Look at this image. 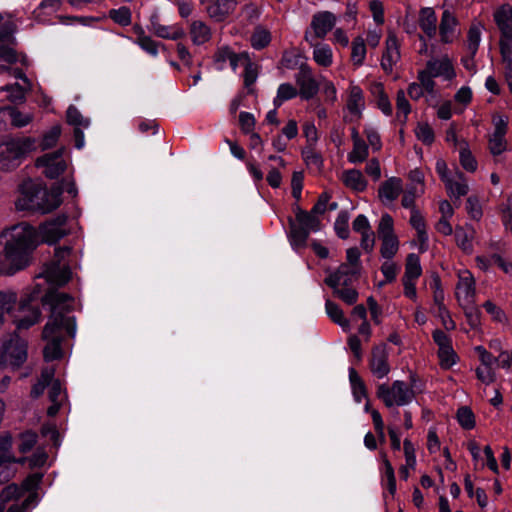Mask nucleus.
<instances>
[{
    "mask_svg": "<svg viewBox=\"0 0 512 512\" xmlns=\"http://www.w3.org/2000/svg\"><path fill=\"white\" fill-rule=\"evenodd\" d=\"M367 49L365 39L362 36H357L351 43V61L354 66L361 67L366 59Z\"/></svg>",
    "mask_w": 512,
    "mask_h": 512,
    "instance_id": "nucleus-38",
    "label": "nucleus"
},
{
    "mask_svg": "<svg viewBox=\"0 0 512 512\" xmlns=\"http://www.w3.org/2000/svg\"><path fill=\"white\" fill-rule=\"evenodd\" d=\"M71 253V248L68 246L59 247L55 249V264H57V270L50 268L46 271V278L48 281L56 284L63 285L70 278V268L66 264H62V261Z\"/></svg>",
    "mask_w": 512,
    "mask_h": 512,
    "instance_id": "nucleus-11",
    "label": "nucleus"
},
{
    "mask_svg": "<svg viewBox=\"0 0 512 512\" xmlns=\"http://www.w3.org/2000/svg\"><path fill=\"white\" fill-rule=\"evenodd\" d=\"M238 0H213L207 7L208 16L216 22L224 21L235 9Z\"/></svg>",
    "mask_w": 512,
    "mask_h": 512,
    "instance_id": "nucleus-24",
    "label": "nucleus"
},
{
    "mask_svg": "<svg viewBox=\"0 0 512 512\" xmlns=\"http://www.w3.org/2000/svg\"><path fill=\"white\" fill-rule=\"evenodd\" d=\"M16 30V25L12 21V15L10 13H0V41L7 39Z\"/></svg>",
    "mask_w": 512,
    "mask_h": 512,
    "instance_id": "nucleus-61",
    "label": "nucleus"
},
{
    "mask_svg": "<svg viewBox=\"0 0 512 512\" xmlns=\"http://www.w3.org/2000/svg\"><path fill=\"white\" fill-rule=\"evenodd\" d=\"M494 21L501 32L500 51L503 60L512 62V6L503 5L494 12Z\"/></svg>",
    "mask_w": 512,
    "mask_h": 512,
    "instance_id": "nucleus-6",
    "label": "nucleus"
},
{
    "mask_svg": "<svg viewBox=\"0 0 512 512\" xmlns=\"http://www.w3.org/2000/svg\"><path fill=\"white\" fill-rule=\"evenodd\" d=\"M35 140L30 137L12 139L0 144V165L5 170L17 167L34 149Z\"/></svg>",
    "mask_w": 512,
    "mask_h": 512,
    "instance_id": "nucleus-5",
    "label": "nucleus"
},
{
    "mask_svg": "<svg viewBox=\"0 0 512 512\" xmlns=\"http://www.w3.org/2000/svg\"><path fill=\"white\" fill-rule=\"evenodd\" d=\"M482 25L479 23L471 25L467 35V49L473 58L479 48L481 42Z\"/></svg>",
    "mask_w": 512,
    "mask_h": 512,
    "instance_id": "nucleus-46",
    "label": "nucleus"
},
{
    "mask_svg": "<svg viewBox=\"0 0 512 512\" xmlns=\"http://www.w3.org/2000/svg\"><path fill=\"white\" fill-rule=\"evenodd\" d=\"M376 395L387 408L407 406L415 399L412 386L401 380L379 384Z\"/></svg>",
    "mask_w": 512,
    "mask_h": 512,
    "instance_id": "nucleus-4",
    "label": "nucleus"
},
{
    "mask_svg": "<svg viewBox=\"0 0 512 512\" xmlns=\"http://www.w3.org/2000/svg\"><path fill=\"white\" fill-rule=\"evenodd\" d=\"M149 31L155 36L168 39L179 40L185 36V30L179 24L164 25L159 22L158 16L154 15L150 18Z\"/></svg>",
    "mask_w": 512,
    "mask_h": 512,
    "instance_id": "nucleus-19",
    "label": "nucleus"
},
{
    "mask_svg": "<svg viewBox=\"0 0 512 512\" xmlns=\"http://www.w3.org/2000/svg\"><path fill=\"white\" fill-rule=\"evenodd\" d=\"M296 224L309 233L318 232L321 228V222L315 213L298 210L295 216Z\"/></svg>",
    "mask_w": 512,
    "mask_h": 512,
    "instance_id": "nucleus-35",
    "label": "nucleus"
},
{
    "mask_svg": "<svg viewBox=\"0 0 512 512\" xmlns=\"http://www.w3.org/2000/svg\"><path fill=\"white\" fill-rule=\"evenodd\" d=\"M459 21L455 14L446 9L439 23L440 41L444 44L453 43L460 36Z\"/></svg>",
    "mask_w": 512,
    "mask_h": 512,
    "instance_id": "nucleus-15",
    "label": "nucleus"
},
{
    "mask_svg": "<svg viewBox=\"0 0 512 512\" xmlns=\"http://www.w3.org/2000/svg\"><path fill=\"white\" fill-rule=\"evenodd\" d=\"M457 420L464 429H472L475 426V417L468 407H461L457 411Z\"/></svg>",
    "mask_w": 512,
    "mask_h": 512,
    "instance_id": "nucleus-62",
    "label": "nucleus"
},
{
    "mask_svg": "<svg viewBox=\"0 0 512 512\" xmlns=\"http://www.w3.org/2000/svg\"><path fill=\"white\" fill-rule=\"evenodd\" d=\"M400 59L399 39L394 31H389L385 40V49L381 57V67L386 73H391Z\"/></svg>",
    "mask_w": 512,
    "mask_h": 512,
    "instance_id": "nucleus-12",
    "label": "nucleus"
},
{
    "mask_svg": "<svg viewBox=\"0 0 512 512\" xmlns=\"http://www.w3.org/2000/svg\"><path fill=\"white\" fill-rule=\"evenodd\" d=\"M444 185L450 197L460 198L469 191V186L463 173L458 170Z\"/></svg>",
    "mask_w": 512,
    "mask_h": 512,
    "instance_id": "nucleus-31",
    "label": "nucleus"
},
{
    "mask_svg": "<svg viewBox=\"0 0 512 512\" xmlns=\"http://www.w3.org/2000/svg\"><path fill=\"white\" fill-rule=\"evenodd\" d=\"M369 366L372 374L378 379H383L390 373L386 345L382 344L373 348Z\"/></svg>",
    "mask_w": 512,
    "mask_h": 512,
    "instance_id": "nucleus-16",
    "label": "nucleus"
},
{
    "mask_svg": "<svg viewBox=\"0 0 512 512\" xmlns=\"http://www.w3.org/2000/svg\"><path fill=\"white\" fill-rule=\"evenodd\" d=\"M403 450L405 455V464L400 468V475L407 479L409 477V471L414 470L416 467V450L409 439L404 440Z\"/></svg>",
    "mask_w": 512,
    "mask_h": 512,
    "instance_id": "nucleus-37",
    "label": "nucleus"
},
{
    "mask_svg": "<svg viewBox=\"0 0 512 512\" xmlns=\"http://www.w3.org/2000/svg\"><path fill=\"white\" fill-rule=\"evenodd\" d=\"M465 317L471 329H478L481 324L480 311L474 304H462Z\"/></svg>",
    "mask_w": 512,
    "mask_h": 512,
    "instance_id": "nucleus-59",
    "label": "nucleus"
},
{
    "mask_svg": "<svg viewBox=\"0 0 512 512\" xmlns=\"http://www.w3.org/2000/svg\"><path fill=\"white\" fill-rule=\"evenodd\" d=\"M10 125L14 128H23L28 126L34 119L33 113H24L17 108L9 106Z\"/></svg>",
    "mask_w": 512,
    "mask_h": 512,
    "instance_id": "nucleus-48",
    "label": "nucleus"
},
{
    "mask_svg": "<svg viewBox=\"0 0 512 512\" xmlns=\"http://www.w3.org/2000/svg\"><path fill=\"white\" fill-rule=\"evenodd\" d=\"M415 134L417 139L425 145H431L434 142V131L428 123H418L415 128Z\"/></svg>",
    "mask_w": 512,
    "mask_h": 512,
    "instance_id": "nucleus-58",
    "label": "nucleus"
},
{
    "mask_svg": "<svg viewBox=\"0 0 512 512\" xmlns=\"http://www.w3.org/2000/svg\"><path fill=\"white\" fill-rule=\"evenodd\" d=\"M440 365L444 369H450L458 361V356L452 346L438 350Z\"/></svg>",
    "mask_w": 512,
    "mask_h": 512,
    "instance_id": "nucleus-57",
    "label": "nucleus"
},
{
    "mask_svg": "<svg viewBox=\"0 0 512 512\" xmlns=\"http://www.w3.org/2000/svg\"><path fill=\"white\" fill-rule=\"evenodd\" d=\"M438 18L432 7H423L419 11L418 24L428 38H433L437 32Z\"/></svg>",
    "mask_w": 512,
    "mask_h": 512,
    "instance_id": "nucleus-27",
    "label": "nucleus"
},
{
    "mask_svg": "<svg viewBox=\"0 0 512 512\" xmlns=\"http://www.w3.org/2000/svg\"><path fill=\"white\" fill-rule=\"evenodd\" d=\"M271 41L270 32L262 26H257L251 35V45L254 49L265 48Z\"/></svg>",
    "mask_w": 512,
    "mask_h": 512,
    "instance_id": "nucleus-50",
    "label": "nucleus"
},
{
    "mask_svg": "<svg viewBox=\"0 0 512 512\" xmlns=\"http://www.w3.org/2000/svg\"><path fill=\"white\" fill-rule=\"evenodd\" d=\"M309 235L310 233L307 230L303 229L296 223H292L290 233L288 235L292 248L296 251L304 248L306 246Z\"/></svg>",
    "mask_w": 512,
    "mask_h": 512,
    "instance_id": "nucleus-39",
    "label": "nucleus"
},
{
    "mask_svg": "<svg viewBox=\"0 0 512 512\" xmlns=\"http://www.w3.org/2000/svg\"><path fill=\"white\" fill-rule=\"evenodd\" d=\"M36 166L43 168L46 177L55 179L66 170L67 164L63 158V151L59 150L39 157Z\"/></svg>",
    "mask_w": 512,
    "mask_h": 512,
    "instance_id": "nucleus-10",
    "label": "nucleus"
},
{
    "mask_svg": "<svg viewBox=\"0 0 512 512\" xmlns=\"http://www.w3.org/2000/svg\"><path fill=\"white\" fill-rule=\"evenodd\" d=\"M109 17L117 24L121 26H128L132 21V13L130 8L122 6L118 9H111L109 11Z\"/></svg>",
    "mask_w": 512,
    "mask_h": 512,
    "instance_id": "nucleus-54",
    "label": "nucleus"
},
{
    "mask_svg": "<svg viewBox=\"0 0 512 512\" xmlns=\"http://www.w3.org/2000/svg\"><path fill=\"white\" fill-rule=\"evenodd\" d=\"M17 463L11 455H0V480H10L15 477Z\"/></svg>",
    "mask_w": 512,
    "mask_h": 512,
    "instance_id": "nucleus-49",
    "label": "nucleus"
},
{
    "mask_svg": "<svg viewBox=\"0 0 512 512\" xmlns=\"http://www.w3.org/2000/svg\"><path fill=\"white\" fill-rule=\"evenodd\" d=\"M336 17L329 11L317 13L313 16L311 27L317 38H324L327 33L334 27Z\"/></svg>",
    "mask_w": 512,
    "mask_h": 512,
    "instance_id": "nucleus-26",
    "label": "nucleus"
},
{
    "mask_svg": "<svg viewBox=\"0 0 512 512\" xmlns=\"http://www.w3.org/2000/svg\"><path fill=\"white\" fill-rule=\"evenodd\" d=\"M349 380L354 400L361 403L367 398V391L364 382L354 368L349 369Z\"/></svg>",
    "mask_w": 512,
    "mask_h": 512,
    "instance_id": "nucleus-40",
    "label": "nucleus"
},
{
    "mask_svg": "<svg viewBox=\"0 0 512 512\" xmlns=\"http://www.w3.org/2000/svg\"><path fill=\"white\" fill-rule=\"evenodd\" d=\"M48 388V397L51 405L48 407L47 414L49 416H55L67 401V394L66 391L62 389L61 382L54 377Z\"/></svg>",
    "mask_w": 512,
    "mask_h": 512,
    "instance_id": "nucleus-23",
    "label": "nucleus"
},
{
    "mask_svg": "<svg viewBox=\"0 0 512 512\" xmlns=\"http://www.w3.org/2000/svg\"><path fill=\"white\" fill-rule=\"evenodd\" d=\"M347 94L346 108L352 118L359 120L365 109L364 92L359 85L352 81L347 89Z\"/></svg>",
    "mask_w": 512,
    "mask_h": 512,
    "instance_id": "nucleus-17",
    "label": "nucleus"
},
{
    "mask_svg": "<svg viewBox=\"0 0 512 512\" xmlns=\"http://www.w3.org/2000/svg\"><path fill=\"white\" fill-rule=\"evenodd\" d=\"M364 134L370 146L374 151H379L382 147L381 137L378 131L372 126H366L364 128Z\"/></svg>",
    "mask_w": 512,
    "mask_h": 512,
    "instance_id": "nucleus-63",
    "label": "nucleus"
},
{
    "mask_svg": "<svg viewBox=\"0 0 512 512\" xmlns=\"http://www.w3.org/2000/svg\"><path fill=\"white\" fill-rule=\"evenodd\" d=\"M314 61L323 67H328L333 63V52L327 44H317L313 48Z\"/></svg>",
    "mask_w": 512,
    "mask_h": 512,
    "instance_id": "nucleus-43",
    "label": "nucleus"
},
{
    "mask_svg": "<svg viewBox=\"0 0 512 512\" xmlns=\"http://www.w3.org/2000/svg\"><path fill=\"white\" fill-rule=\"evenodd\" d=\"M62 204V189L53 186L48 189L42 183L28 179L18 189V197L15 200L17 211H29L33 213L48 214L56 210Z\"/></svg>",
    "mask_w": 512,
    "mask_h": 512,
    "instance_id": "nucleus-3",
    "label": "nucleus"
},
{
    "mask_svg": "<svg viewBox=\"0 0 512 512\" xmlns=\"http://www.w3.org/2000/svg\"><path fill=\"white\" fill-rule=\"evenodd\" d=\"M455 241L457 246L465 253L471 254L473 251V239L475 236L474 228L466 224L455 228Z\"/></svg>",
    "mask_w": 512,
    "mask_h": 512,
    "instance_id": "nucleus-30",
    "label": "nucleus"
},
{
    "mask_svg": "<svg viewBox=\"0 0 512 512\" xmlns=\"http://www.w3.org/2000/svg\"><path fill=\"white\" fill-rule=\"evenodd\" d=\"M67 122L74 128H88L90 121L84 118L79 110L74 106H69L66 112Z\"/></svg>",
    "mask_w": 512,
    "mask_h": 512,
    "instance_id": "nucleus-55",
    "label": "nucleus"
},
{
    "mask_svg": "<svg viewBox=\"0 0 512 512\" xmlns=\"http://www.w3.org/2000/svg\"><path fill=\"white\" fill-rule=\"evenodd\" d=\"M37 483L38 482H21V484L18 485L12 482L0 492V504L6 507L8 502L19 500L26 492H34L33 490L36 489Z\"/></svg>",
    "mask_w": 512,
    "mask_h": 512,
    "instance_id": "nucleus-22",
    "label": "nucleus"
},
{
    "mask_svg": "<svg viewBox=\"0 0 512 512\" xmlns=\"http://www.w3.org/2000/svg\"><path fill=\"white\" fill-rule=\"evenodd\" d=\"M435 466L438 471L439 477L443 480L444 478L451 479L454 477L457 465L452 460L450 452L447 447L442 450L438 456L434 458Z\"/></svg>",
    "mask_w": 512,
    "mask_h": 512,
    "instance_id": "nucleus-29",
    "label": "nucleus"
},
{
    "mask_svg": "<svg viewBox=\"0 0 512 512\" xmlns=\"http://www.w3.org/2000/svg\"><path fill=\"white\" fill-rule=\"evenodd\" d=\"M369 146L365 141L353 143L352 150L347 155V160L351 164L363 163L368 159Z\"/></svg>",
    "mask_w": 512,
    "mask_h": 512,
    "instance_id": "nucleus-45",
    "label": "nucleus"
},
{
    "mask_svg": "<svg viewBox=\"0 0 512 512\" xmlns=\"http://www.w3.org/2000/svg\"><path fill=\"white\" fill-rule=\"evenodd\" d=\"M435 78L441 77L446 81L455 78L456 72L452 60L448 55L439 58H432L426 63L425 67Z\"/></svg>",
    "mask_w": 512,
    "mask_h": 512,
    "instance_id": "nucleus-20",
    "label": "nucleus"
},
{
    "mask_svg": "<svg viewBox=\"0 0 512 512\" xmlns=\"http://www.w3.org/2000/svg\"><path fill=\"white\" fill-rule=\"evenodd\" d=\"M19 310L24 313L23 316L13 315V322L18 329H28L40 319L41 312L38 307H32L26 302H20Z\"/></svg>",
    "mask_w": 512,
    "mask_h": 512,
    "instance_id": "nucleus-25",
    "label": "nucleus"
},
{
    "mask_svg": "<svg viewBox=\"0 0 512 512\" xmlns=\"http://www.w3.org/2000/svg\"><path fill=\"white\" fill-rule=\"evenodd\" d=\"M360 271L356 267H350L348 264H341L334 272H330L325 279V283L331 287L350 286L359 275Z\"/></svg>",
    "mask_w": 512,
    "mask_h": 512,
    "instance_id": "nucleus-18",
    "label": "nucleus"
},
{
    "mask_svg": "<svg viewBox=\"0 0 512 512\" xmlns=\"http://www.w3.org/2000/svg\"><path fill=\"white\" fill-rule=\"evenodd\" d=\"M299 94L298 89L290 83H282L277 89L273 104L279 108L284 102L295 98Z\"/></svg>",
    "mask_w": 512,
    "mask_h": 512,
    "instance_id": "nucleus-44",
    "label": "nucleus"
},
{
    "mask_svg": "<svg viewBox=\"0 0 512 512\" xmlns=\"http://www.w3.org/2000/svg\"><path fill=\"white\" fill-rule=\"evenodd\" d=\"M55 376V369L52 366L45 367L37 383L32 387L31 395L34 398H38L44 393V390L49 387L50 382Z\"/></svg>",
    "mask_w": 512,
    "mask_h": 512,
    "instance_id": "nucleus-41",
    "label": "nucleus"
},
{
    "mask_svg": "<svg viewBox=\"0 0 512 512\" xmlns=\"http://www.w3.org/2000/svg\"><path fill=\"white\" fill-rule=\"evenodd\" d=\"M325 311L328 317L344 331L347 332L350 330V321L344 316L343 310L337 303L326 300Z\"/></svg>",
    "mask_w": 512,
    "mask_h": 512,
    "instance_id": "nucleus-36",
    "label": "nucleus"
},
{
    "mask_svg": "<svg viewBox=\"0 0 512 512\" xmlns=\"http://www.w3.org/2000/svg\"><path fill=\"white\" fill-rule=\"evenodd\" d=\"M422 274L420 258L418 255L411 253L407 256L405 274L403 279L416 280Z\"/></svg>",
    "mask_w": 512,
    "mask_h": 512,
    "instance_id": "nucleus-47",
    "label": "nucleus"
},
{
    "mask_svg": "<svg viewBox=\"0 0 512 512\" xmlns=\"http://www.w3.org/2000/svg\"><path fill=\"white\" fill-rule=\"evenodd\" d=\"M27 359V342L13 334L0 348V365L11 368L20 367Z\"/></svg>",
    "mask_w": 512,
    "mask_h": 512,
    "instance_id": "nucleus-7",
    "label": "nucleus"
},
{
    "mask_svg": "<svg viewBox=\"0 0 512 512\" xmlns=\"http://www.w3.org/2000/svg\"><path fill=\"white\" fill-rule=\"evenodd\" d=\"M344 185L354 191L362 192L367 187V181L362 172L357 169L345 170L341 177Z\"/></svg>",
    "mask_w": 512,
    "mask_h": 512,
    "instance_id": "nucleus-33",
    "label": "nucleus"
},
{
    "mask_svg": "<svg viewBox=\"0 0 512 512\" xmlns=\"http://www.w3.org/2000/svg\"><path fill=\"white\" fill-rule=\"evenodd\" d=\"M402 190V180L398 177H390L379 186L378 196L384 205H390L399 197Z\"/></svg>",
    "mask_w": 512,
    "mask_h": 512,
    "instance_id": "nucleus-21",
    "label": "nucleus"
},
{
    "mask_svg": "<svg viewBox=\"0 0 512 512\" xmlns=\"http://www.w3.org/2000/svg\"><path fill=\"white\" fill-rule=\"evenodd\" d=\"M434 76L426 69H422L418 71L417 79L418 83L427 94L434 95L435 94V81Z\"/></svg>",
    "mask_w": 512,
    "mask_h": 512,
    "instance_id": "nucleus-60",
    "label": "nucleus"
},
{
    "mask_svg": "<svg viewBox=\"0 0 512 512\" xmlns=\"http://www.w3.org/2000/svg\"><path fill=\"white\" fill-rule=\"evenodd\" d=\"M44 304L50 305L51 315L44 326L42 337L45 340L44 358L53 361L62 357L61 343L65 335L76 334L75 317L68 315L74 307V298L62 292L49 293Z\"/></svg>",
    "mask_w": 512,
    "mask_h": 512,
    "instance_id": "nucleus-1",
    "label": "nucleus"
},
{
    "mask_svg": "<svg viewBox=\"0 0 512 512\" xmlns=\"http://www.w3.org/2000/svg\"><path fill=\"white\" fill-rule=\"evenodd\" d=\"M378 235L380 239L396 236L394 232V221L390 214L384 213L378 224Z\"/></svg>",
    "mask_w": 512,
    "mask_h": 512,
    "instance_id": "nucleus-56",
    "label": "nucleus"
},
{
    "mask_svg": "<svg viewBox=\"0 0 512 512\" xmlns=\"http://www.w3.org/2000/svg\"><path fill=\"white\" fill-rule=\"evenodd\" d=\"M494 131L489 136V150L496 156L503 153L507 148L506 133L508 129V117L495 115L492 119Z\"/></svg>",
    "mask_w": 512,
    "mask_h": 512,
    "instance_id": "nucleus-9",
    "label": "nucleus"
},
{
    "mask_svg": "<svg viewBox=\"0 0 512 512\" xmlns=\"http://www.w3.org/2000/svg\"><path fill=\"white\" fill-rule=\"evenodd\" d=\"M332 289H333L334 294L348 305H353L358 300L359 294L356 289L351 287V285L350 286H338V287L332 288Z\"/></svg>",
    "mask_w": 512,
    "mask_h": 512,
    "instance_id": "nucleus-53",
    "label": "nucleus"
},
{
    "mask_svg": "<svg viewBox=\"0 0 512 512\" xmlns=\"http://www.w3.org/2000/svg\"><path fill=\"white\" fill-rule=\"evenodd\" d=\"M239 124L244 134L254 131L256 120L252 113L242 111L239 114Z\"/></svg>",
    "mask_w": 512,
    "mask_h": 512,
    "instance_id": "nucleus-64",
    "label": "nucleus"
},
{
    "mask_svg": "<svg viewBox=\"0 0 512 512\" xmlns=\"http://www.w3.org/2000/svg\"><path fill=\"white\" fill-rule=\"evenodd\" d=\"M18 306V295L14 290H0V329L5 323L6 315L13 317V312Z\"/></svg>",
    "mask_w": 512,
    "mask_h": 512,
    "instance_id": "nucleus-28",
    "label": "nucleus"
},
{
    "mask_svg": "<svg viewBox=\"0 0 512 512\" xmlns=\"http://www.w3.org/2000/svg\"><path fill=\"white\" fill-rule=\"evenodd\" d=\"M295 81L299 87V95L304 100L313 98L319 91V83L315 79L311 68L301 66L295 75Z\"/></svg>",
    "mask_w": 512,
    "mask_h": 512,
    "instance_id": "nucleus-14",
    "label": "nucleus"
},
{
    "mask_svg": "<svg viewBox=\"0 0 512 512\" xmlns=\"http://www.w3.org/2000/svg\"><path fill=\"white\" fill-rule=\"evenodd\" d=\"M349 213L342 210L338 213L334 223V230L337 236L341 239H347L349 236Z\"/></svg>",
    "mask_w": 512,
    "mask_h": 512,
    "instance_id": "nucleus-51",
    "label": "nucleus"
},
{
    "mask_svg": "<svg viewBox=\"0 0 512 512\" xmlns=\"http://www.w3.org/2000/svg\"><path fill=\"white\" fill-rule=\"evenodd\" d=\"M455 294L460 305L475 303V279L470 271L459 272Z\"/></svg>",
    "mask_w": 512,
    "mask_h": 512,
    "instance_id": "nucleus-13",
    "label": "nucleus"
},
{
    "mask_svg": "<svg viewBox=\"0 0 512 512\" xmlns=\"http://www.w3.org/2000/svg\"><path fill=\"white\" fill-rule=\"evenodd\" d=\"M370 93L376 100L377 107L383 112V114L387 116L391 115L392 105L387 94L385 93L384 85L380 82L371 83Z\"/></svg>",
    "mask_w": 512,
    "mask_h": 512,
    "instance_id": "nucleus-34",
    "label": "nucleus"
},
{
    "mask_svg": "<svg viewBox=\"0 0 512 512\" xmlns=\"http://www.w3.org/2000/svg\"><path fill=\"white\" fill-rule=\"evenodd\" d=\"M189 34L193 44L202 45L211 39L210 27L201 20H194L190 24Z\"/></svg>",
    "mask_w": 512,
    "mask_h": 512,
    "instance_id": "nucleus-32",
    "label": "nucleus"
},
{
    "mask_svg": "<svg viewBox=\"0 0 512 512\" xmlns=\"http://www.w3.org/2000/svg\"><path fill=\"white\" fill-rule=\"evenodd\" d=\"M381 241V256L386 260H392L399 249V241L397 236L382 238Z\"/></svg>",
    "mask_w": 512,
    "mask_h": 512,
    "instance_id": "nucleus-52",
    "label": "nucleus"
},
{
    "mask_svg": "<svg viewBox=\"0 0 512 512\" xmlns=\"http://www.w3.org/2000/svg\"><path fill=\"white\" fill-rule=\"evenodd\" d=\"M5 265L0 264V275H13L26 268L33 251L40 244L37 229L27 222L13 225L2 231Z\"/></svg>",
    "mask_w": 512,
    "mask_h": 512,
    "instance_id": "nucleus-2",
    "label": "nucleus"
},
{
    "mask_svg": "<svg viewBox=\"0 0 512 512\" xmlns=\"http://www.w3.org/2000/svg\"><path fill=\"white\" fill-rule=\"evenodd\" d=\"M31 90L25 85L19 83L5 85L1 87V91L8 93L7 99L12 103H24L26 100V93Z\"/></svg>",
    "mask_w": 512,
    "mask_h": 512,
    "instance_id": "nucleus-42",
    "label": "nucleus"
},
{
    "mask_svg": "<svg viewBox=\"0 0 512 512\" xmlns=\"http://www.w3.org/2000/svg\"><path fill=\"white\" fill-rule=\"evenodd\" d=\"M67 219V216L62 214L41 224L37 230L39 241L48 245L59 242L69 232Z\"/></svg>",
    "mask_w": 512,
    "mask_h": 512,
    "instance_id": "nucleus-8",
    "label": "nucleus"
}]
</instances>
